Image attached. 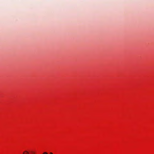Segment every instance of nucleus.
Instances as JSON below:
<instances>
[{
    "mask_svg": "<svg viewBox=\"0 0 154 154\" xmlns=\"http://www.w3.org/2000/svg\"><path fill=\"white\" fill-rule=\"evenodd\" d=\"M23 154H29V153L28 151H25L23 152Z\"/></svg>",
    "mask_w": 154,
    "mask_h": 154,
    "instance_id": "f257e3e1",
    "label": "nucleus"
},
{
    "mask_svg": "<svg viewBox=\"0 0 154 154\" xmlns=\"http://www.w3.org/2000/svg\"><path fill=\"white\" fill-rule=\"evenodd\" d=\"M43 154H48V153L46 152H44Z\"/></svg>",
    "mask_w": 154,
    "mask_h": 154,
    "instance_id": "f03ea898",
    "label": "nucleus"
},
{
    "mask_svg": "<svg viewBox=\"0 0 154 154\" xmlns=\"http://www.w3.org/2000/svg\"><path fill=\"white\" fill-rule=\"evenodd\" d=\"M32 154H35V152H32Z\"/></svg>",
    "mask_w": 154,
    "mask_h": 154,
    "instance_id": "7ed1b4c3",
    "label": "nucleus"
},
{
    "mask_svg": "<svg viewBox=\"0 0 154 154\" xmlns=\"http://www.w3.org/2000/svg\"><path fill=\"white\" fill-rule=\"evenodd\" d=\"M49 154H53V153L52 152H51Z\"/></svg>",
    "mask_w": 154,
    "mask_h": 154,
    "instance_id": "20e7f679",
    "label": "nucleus"
}]
</instances>
